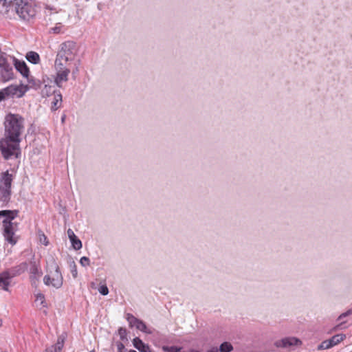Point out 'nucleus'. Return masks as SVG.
<instances>
[{
	"instance_id": "obj_18",
	"label": "nucleus",
	"mask_w": 352,
	"mask_h": 352,
	"mask_svg": "<svg viewBox=\"0 0 352 352\" xmlns=\"http://www.w3.org/2000/svg\"><path fill=\"white\" fill-rule=\"evenodd\" d=\"M25 78L28 82V85H26L28 87V89L30 88L37 89L41 87V82L39 80L34 78L33 76H30V74H28V76Z\"/></svg>"
},
{
	"instance_id": "obj_13",
	"label": "nucleus",
	"mask_w": 352,
	"mask_h": 352,
	"mask_svg": "<svg viewBox=\"0 0 352 352\" xmlns=\"http://www.w3.org/2000/svg\"><path fill=\"white\" fill-rule=\"evenodd\" d=\"M13 278L9 273L8 270L4 271L0 273V287L6 290H8V286L10 285V280Z\"/></svg>"
},
{
	"instance_id": "obj_32",
	"label": "nucleus",
	"mask_w": 352,
	"mask_h": 352,
	"mask_svg": "<svg viewBox=\"0 0 352 352\" xmlns=\"http://www.w3.org/2000/svg\"><path fill=\"white\" fill-rule=\"evenodd\" d=\"M89 258L87 256H82L80 260V263L82 266H87L89 265Z\"/></svg>"
},
{
	"instance_id": "obj_26",
	"label": "nucleus",
	"mask_w": 352,
	"mask_h": 352,
	"mask_svg": "<svg viewBox=\"0 0 352 352\" xmlns=\"http://www.w3.org/2000/svg\"><path fill=\"white\" fill-rule=\"evenodd\" d=\"M180 349H181V348L175 346H162V350L164 352H178L180 351Z\"/></svg>"
},
{
	"instance_id": "obj_1",
	"label": "nucleus",
	"mask_w": 352,
	"mask_h": 352,
	"mask_svg": "<svg viewBox=\"0 0 352 352\" xmlns=\"http://www.w3.org/2000/svg\"><path fill=\"white\" fill-rule=\"evenodd\" d=\"M4 128L5 137L0 141L1 154L6 160L17 158L21 154L19 143L25 129V120L19 114L10 113L5 117Z\"/></svg>"
},
{
	"instance_id": "obj_33",
	"label": "nucleus",
	"mask_w": 352,
	"mask_h": 352,
	"mask_svg": "<svg viewBox=\"0 0 352 352\" xmlns=\"http://www.w3.org/2000/svg\"><path fill=\"white\" fill-rule=\"evenodd\" d=\"M61 32V26H56L54 28H52L50 29V32H52L54 34H59Z\"/></svg>"
},
{
	"instance_id": "obj_4",
	"label": "nucleus",
	"mask_w": 352,
	"mask_h": 352,
	"mask_svg": "<svg viewBox=\"0 0 352 352\" xmlns=\"http://www.w3.org/2000/svg\"><path fill=\"white\" fill-rule=\"evenodd\" d=\"M15 57L2 53L0 55V75L3 82H8L14 78L12 68Z\"/></svg>"
},
{
	"instance_id": "obj_31",
	"label": "nucleus",
	"mask_w": 352,
	"mask_h": 352,
	"mask_svg": "<svg viewBox=\"0 0 352 352\" xmlns=\"http://www.w3.org/2000/svg\"><path fill=\"white\" fill-rule=\"evenodd\" d=\"M118 352H127L126 349H125L124 345L121 342H117L116 343Z\"/></svg>"
},
{
	"instance_id": "obj_11",
	"label": "nucleus",
	"mask_w": 352,
	"mask_h": 352,
	"mask_svg": "<svg viewBox=\"0 0 352 352\" xmlns=\"http://www.w3.org/2000/svg\"><path fill=\"white\" fill-rule=\"evenodd\" d=\"M30 265L31 266L30 267V278L31 280L32 284L35 285L36 283L38 281V278L41 276L42 272L39 270L38 265L36 264L35 262H31Z\"/></svg>"
},
{
	"instance_id": "obj_24",
	"label": "nucleus",
	"mask_w": 352,
	"mask_h": 352,
	"mask_svg": "<svg viewBox=\"0 0 352 352\" xmlns=\"http://www.w3.org/2000/svg\"><path fill=\"white\" fill-rule=\"evenodd\" d=\"M70 241L74 250H78L82 248V242L80 239H78L76 236L74 238V239H71Z\"/></svg>"
},
{
	"instance_id": "obj_28",
	"label": "nucleus",
	"mask_w": 352,
	"mask_h": 352,
	"mask_svg": "<svg viewBox=\"0 0 352 352\" xmlns=\"http://www.w3.org/2000/svg\"><path fill=\"white\" fill-rule=\"evenodd\" d=\"M118 334L122 340H127V338H126L127 332H126V329L125 328L120 327L118 329Z\"/></svg>"
},
{
	"instance_id": "obj_22",
	"label": "nucleus",
	"mask_w": 352,
	"mask_h": 352,
	"mask_svg": "<svg viewBox=\"0 0 352 352\" xmlns=\"http://www.w3.org/2000/svg\"><path fill=\"white\" fill-rule=\"evenodd\" d=\"M345 337L346 336L344 334H337L333 336L331 338L329 339V340L331 342L332 346H333L342 341Z\"/></svg>"
},
{
	"instance_id": "obj_9",
	"label": "nucleus",
	"mask_w": 352,
	"mask_h": 352,
	"mask_svg": "<svg viewBox=\"0 0 352 352\" xmlns=\"http://www.w3.org/2000/svg\"><path fill=\"white\" fill-rule=\"evenodd\" d=\"M302 341L296 337H287L275 342L276 347L287 349L292 346L302 345Z\"/></svg>"
},
{
	"instance_id": "obj_8",
	"label": "nucleus",
	"mask_w": 352,
	"mask_h": 352,
	"mask_svg": "<svg viewBox=\"0 0 352 352\" xmlns=\"http://www.w3.org/2000/svg\"><path fill=\"white\" fill-rule=\"evenodd\" d=\"M69 43H62L60 51L58 52L55 63L54 67H68L67 63L70 59L67 58L65 52H64L69 47Z\"/></svg>"
},
{
	"instance_id": "obj_19",
	"label": "nucleus",
	"mask_w": 352,
	"mask_h": 352,
	"mask_svg": "<svg viewBox=\"0 0 352 352\" xmlns=\"http://www.w3.org/2000/svg\"><path fill=\"white\" fill-rule=\"evenodd\" d=\"M62 102V95L61 94L58 92L54 91V101L52 102V110L56 111L58 108L60 107Z\"/></svg>"
},
{
	"instance_id": "obj_14",
	"label": "nucleus",
	"mask_w": 352,
	"mask_h": 352,
	"mask_svg": "<svg viewBox=\"0 0 352 352\" xmlns=\"http://www.w3.org/2000/svg\"><path fill=\"white\" fill-rule=\"evenodd\" d=\"M28 269V264L27 262H23L19 265L14 266L10 270H8L9 273H10L11 276L13 277L19 276L22 273L25 272Z\"/></svg>"
},
{
	"instance_id": "obj_17",
	"label": "nucleus",
	"mask_w": 352,
	"mask_h": 352,
	"mask_svg": "<svg viewBox=\"0 0 352 352\" xmlns=\"http://www.w3.org/2000/svg\"><path fill=\"white\" fill-rule=\"evenodd\" d=\"M133 344L140 352H151L149 346L144 343L139 338H135L133 340Z\"/></svg>"
},
{
	"instance_id": "obj_25",
	"label": "nucleus",
	"mask_w": 352,
	"mask_h": 352,
	"mask_svg": "<svg viewBox=\"0 0 352 352\" xmlns=\"http://www.w3.org/2000/svg\"><path fill=\"white\" fill-rule=\"evenodd\" d=\"M65 43L71 44L69 45V47H68V49H66L67 50H65L64 52H65V54L67 55V58H69L70 60H72V56L74 54L73 49L75 46V44H74V43H73L72 41H67V42H65Z\"/></svg>"
},
{
	"instance_id": "obj_12",
	"label": "nucleus",
	"mask_w": 352,
	"mask_h": 352,
	"mask_svg": "<svg viewBox=\"0 0 352 352\" xmlns=\"http://www.w3.org/2000/svg\"><path fill=\"white\" fill-rule=\"evenodd\" d=\"M13 65L23 77H28V74H30L29 68L28 67L25 61L19 60L15 58V61H13Z\"/></svg>"
},
{
	"instance_id": "obj_35",
	"label": "nucleus",
	"mask_w": 352,
	"mask_h": 352,
	"mask_svg": "<svg viewBox=\"0 0 352 352\" xmlns=\"http://www.w3.org/2000/svg\"><path fill=\"white\" fill-rule=\"evenodd\" d=\"M40 241L41 242H42L45 245H48V241H47V237L45 236V234H42L40 237Z\"/></svg>"
},
{
	"instance_id": "obj_20",
	"label": "nucleus",
	"mask_w": 352,
	"mask_h": 352,
	"mask_svg": "<svg viewBox=\"0 0 352 352\" xmlns=\"http://www.w3.org/2000/svg\"><path fill=\"white\" fill-rule=\"evenodd\" d=\"M25 58L29 62L33 64H38L40 61V56L38 54L33 51L28 52Z\"/></svg>"
},
{
	"instance_id": "obj_15",
	"label": "nucleus",
	"mask_w": 352,
	"mask_h": 352,
	"mask_svg": "<svg viewBox=\"0 0 352 352\" xmlns=\"http://www.w3.org/2000/svg\"><path fill=\"white\" fill-rule=\"evenodd\" d=\"M65 338V336L64 335H60L58 336L56 343L50 346V347H47L45 350V352H61L64 346Z\"/></svg>"
},
{
	"instance_id": "obj_6",
	"label": "nucleus",
	"mask_w": 352,
	"mask_h": 352,
	"mask_svg": "<svg viewBox=\"0 0 352 352\" xmlns=\"http://www.w3.org/2000/svg\"><path fill=\"white\" fill-rule=\"evenodd\" d=\"M28 90V86L21 85H10L1 90L3 93L5 98L7 97L16 96L17 98H21L25 92Z\"/></svg>"
},
{
	"instance_id": "obj_7",
	"label": "nucleus",
	"mask_w": 352,
	"mask_h": 352,
	"mask_svg": "<svg viewBox=\"0 0 352 352\" xmlns=\"http://www.w3.org/2000/svg\"><path fill=\"white\" fill-rule=\"evenodd\" d=\"M55 70L54 83L59 88H62L63 84L68 81L70 69L68 67H55Z\"/></svg>"
},
{
	"instance_id": "obj_2",
	"label": "nucleus",
	"mask_w": 352,
	"mask_h": 352,
	"mask_svg": "<svg viewBox=\"0 0 352 352\" xmlns=\"http://www.w3.org/2000/svg\"><path fill=\"white\" fill-rule=\"evenodd\" d=\"M5 12L16 13L19 16L25 21H29L36 15L34 7L28 2V0H0Z\"/></svg>"
},
{
	"instance_id": "obj_37",
	"label": "nucleus",
	"mask_w": 352,
	"mask_h": 352,
	"mask_svg": "<svg viewBox=\"0 0 352 352\" xmlns=\"http://www.w3.org/2000/svg\"><path fill=\"white\" fill-rule=\"evenodd\" d=\"M71 272L72 274V276L74 278H76L78 272H77V269H76V266L75 264H74V266H73L72 269L71 270Z\"/></svg>"
},
{
	"instance_id": "obj_42",
	"label": "nucleus",
	"mask_w": 352,
	"mask_h": 352,
	"mask_svg": "<svg viewBox=\"0 0 352 352\" xmlns=\"http://www.w3.org/2000/svg\"><path fill=\"white\" fill-rule=\"evenodd\" d=\"M2 322H1V320H0V326L1 325Z\"/></svg>"
},
{
	"instance_id": "obj_27",
	"label": "nucleus",
	"mask_w": 352,
	"mask_h": 352,
	"mask_svg": "<svg viewBox=\"0 0 352 352\" xmlns=\"http://www.w3.org/2000/svg\"><path fill=\"white\" fill-rule=\"evenodd\" d=\"M332 347V345L329 340H326L323 341L320 346H318V349H328Z\"/></svg>"
},
{
	"instance_id": "obj_43",
	"label": "nucleus",
	"mask_w": 352,
	"mask_h": 352,
	"mask_svg": "<svg viewBox=\"0 0 352 352\" xmlns=\"http://www.w3.org/2000/svg\"><path fill=\"white\" fill-rule=\"evenodd\" d=\"M90 352H96V351L94 350H93V351H91Z\"/></svg>"
},
{
	"instance_id": "obj_38",
	"label": "nucleus",
	"mask_w": 352,
	"mask_h": 352,
	"mask_svg": "<svg viewBox=\"0 0 352 352\" xmlns=\"http://www.w3.org/2000/svg\"><path fill=\"white\" fill-rule=\"evenodd\" d=\"M206 352H219L218 348L217 346H212L208 350H207Z\"/></svg>"
},
{
	"instance_id": "obj_10",
	"label": "nucleus",
	"mask_w": 352,
	"mask_h": 352,
	"mask_svg": "<svg viewBox=\"0 0 352 352\" xmlns=\"http://www.w3.org/2000/svg\"><path fill=\"white\" fill-rule=\"evenodd\" d=\"M126 320L131 327L135 326L137 329L143 331L144 333H151V331H147V327L146 324L141 320L135 318L131 314H127Z\"/></svg>"
},
{
	"instance_id": "obj_40",
	"label": "nucleus",
	"mask_w": 352,
	"mask_h": 352,
	"mask_svg": "<svg viewBox=\"0 0 352 352\" xmlns=\"http://www.w3.org/2000/svg\"><path fill=\"white\" fill-rule=\"evenodd\" d=\"M64 120H65V117H63V118H62V121L63 122V121H64Z\"/></svg>"
},
{
	"instance_id": "obj_23",
	"label": "nucleus",
	"mask_w": 352,
	"mask_h": 352,
	"mask_svg": "<svg viewBox=\"0 0 352 352\" xmlns=\"http://www.w3.org/2000/svg\"><path fill=\"white\" fill-rule=\"evenodd\" d=\"M219 352H231L233 350L232 345L228 342H223L218 349Z\"/></svg>"
},
{
	"instance_id": "obj_16",
	"label": "nucleus",
	"mask_w": 352,
	"mask_h": 352,
	"mask_svg": "<svg viewBox=\"0 0 352 352\" xmlns=\"http://www.w3.org/2000/svg\"><path fill=\"white\" fill-rule=\"evenodd\" d=\"M13 180V176L10 174L7 170L2 173L1 178V187L7 189H11L12 182Z\"/></svg>"
},
{
	"instance_id": "obj_34",
	"label": "nucleus",
	"mask_w": 352,
	"mask_h": 352,
	"mask_svg": "<svg viewBox=\"0 0 352 352\" xmlns=\"http://www.w3.org/2000/svg\"><path fill=\"white\" fill-rule=\"evenodd\" d=\"M67 232L69 240L74 239V238L76 236L74 231L70 228L67 230Z\"/></svg>"
},
{
	"instance_id": "obj_30",
	"label": "nucleus",
	"mask_w": 352,
	"mask_h": 352,
	"mask_svg": "<svg viewBox=\"0 0 352 352\" xmlns=\"http://www.w3.org/2000/svg\"><path fill=\"white\" fill-rule=\"evenodd\" d=\"M98 291L103 296H106L109 294V289L105 285L100 286Z\"/></svg>"
},
{
	"instance_id": "obj_3",
	"label": "nucleus",
	"mask_w": 352,
	"mask_h": 352,
	"mask_svg": "<svg viewBox=\"0 0 352 352\" xmlns=\"http://www.w3.org/2000/svg\"><path fill=\"white\" fill-rule=\"evenodd\" d=\"M18 214V210H4L0 211V218L5 217L3 223V235L5 240L14 245L18 241V236L15 234V226L12 222Z\"/></svg>"
},
{
	"instance_id": "obj_36",
	"label": "nucleus",
	"mask_w": 352,
	"mask_h": 352,
	"mask_svg": "<svg viewBox=\"0 0 352 352\" xmlns=\"http://www.w3.org/2000/svg\"><path fill=\"white\" fill-rule=\"evenodd\" d=\"M351 314H352V309H349V311H347L345 313H343L342 314H341L339 318H338V320H342L343 318L350 315Z\"/></svg>"
},
{
	"instance_id": "obj_41",
	"label": "nucleus",
	"mask_w": 352,
	"mask_h": 352,
	"mask_svg": "<svg viewBox=\"0 0 352 352\" xmlns=\"http://www.w3.org/2000/svg\"><path fill=\"white\" fill-rule=\"evenodd\" d=\"M1 12H4L5 14H6V13L5 12V10H4V11H3V10H1Z\"/></svg>"
},
{
	"instance_id": "obj_39",
	"label": "nucleus",
	"mask_w": 352,
	"mask_h": 352,
	"mask_svg": "<svg viewBox=\"0 0 352 352\" xmlns=\"http://www.w3.org/2000/svg\"><path fill=\"white\" fill-rule=\"evenodd\" d=\"M129 352H137V351L135 350H130Z\"/></svg>"
},
{
	"instance_id": "obj_29",
	"label": "nucleus",
	"mask_w": 352,
	"mask_h": 352,
	"mask_svg": "<svg viewBox=\"0 0 352 352\" xmlns=\"http://www.w3.org/2000/svg\"><path fill=\"white\" fill-rule=\"evenodd\" d=\"M36 302H39L41 305L45 307V296L43 294L39 293L36 295Z\"/></svg>"
},
{
	"instance_id": "obj_21",
	"label": "nucleus",
	"mask_w": 352,
	"mask_h": 352,
	"mask_svg": "<svg viewBox=\"0 0 352 352\" xmlns=\"http://www.w3.org/2000/svg\"><path fill=\"white\" fill-rule=\"evenodd\" d=\"M0 200L3 202H8L10 198L11 189L0 188Z\"/></svg>"
},
{
	"instance_id": "obj_5",
	"label": "nucleus",
	"mask_w": 352,
	"mask_h": 352,
	"mask_svg": "<svg viewBox=\"0 0 352 352\" xmlns=\"http://www.w3.org/2000/svg\"><path fill=\"white\" fill-rule=\"evenodd\" d=\"M50 274H47L43 278V282L46 285H52L55 288H60L63 285V276L59 270L58 265L53 261L50 266Z\"/></svg>"
}]
</instances>
